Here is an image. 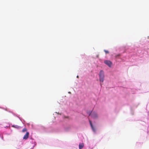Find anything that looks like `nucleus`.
I'll list each match as a JSON object with an SVG mask.
<instances>
[{
	"instance_id": "7ed1b4c3",
	"label": "nucleus",
	"mask_w": 149,
	"mask_h": 149,
	"mask_svg": "<svg viewBox=\"0 0 149 149\" xmlns=\"http://www.w3.org/2000/svg\"><path fill=\"white\" fill-rule=\"evenodd\" d=\"M91 116L92 118H96L97 117V113L94 112L92 113L91 115Z\"/></svg>"
},
{
	"instance_id": "423d86ee",
	"label": "nucleus",
	"mask_w": 149,
	"mask_h": 149,
	"mask_svg": "<svg viewBox=\"0 0 149 149\" xmlns=\"http://www.w3.org/2000/svg\"><path fill=\"white\" fill-rule=\"evenodd\" d=\"M84 146V144L83 143H80L79 144V149H82Z\"/></svg>"
},
{
	"instance_id": "9b49d317",
	"label": "nucleus",
	"mask_w": 149,
	"mask_h": 149,
	"mask_svg": "<svg viewBox=\"0 0 149 149\" xmlns=\"http://www.w3.org/2000/svg\"><path fill=\"white\" fill-rule=\"evenodd\" d=\"M91 115V113H90L89 114V115L90 116Z\"/></svg>"
},
{
	"instance_id": "39448f33",
	"label": "nucleus",
	"mask_w": 149,
	"mask_h": 149,
	"mask_svg": "<svg viewBox=\"0 0 149 149\" xmlns=\"http://www.w3.org/2000/svg\"><path fill=\"white\" fill-rule=\"evenodd\" d=\"M89 123H90V124L91 126V128H92L93 131L94 132H95V128L93 127V125L91 121V120H89Z\"/></svg>"
},
{
	"instance_id": "20e7f679",
	"label": "nucleus",
	"mask_w": 149,
	"mask_h": 149,
	"mask_svg": "<svg viewBox=\"0 0 149 149\" xmlns=\"http://www.w3.org/2000/svg\"><path fill=\"white\" fill-rule=\"evenodd\" d=\"M29 132H27L26 134L24 135L23 139H26L29 137Z\"/></svg>"
},
{
	"instance_id": "0eeeda50",
	"label": "nucleus",
	"mask_w": 149,
	"mask_h": 149,
	"mask_svg": "<svg viewBox=\"0 0 149 149\" xmlns=\"http://www.w3.org/2000/svg\"><path fill=\"white\" fill-rule=\"evenodd\" d=\"M26 131H27V129L26 128H24L22 130V132H26Z\"/></svg>"
},
{
	"instance_id": "f257e3e1",
	"label": "nucleus",
	"mask_w": 149,
	"mask_h": 149,
	"mask_svg": "<svg viewBox=\"0 0 149 149\" xmlns=\"http://www.w3.org/2000/svg\"><path fill=\"white\" fill-rule=\"evenodd\" d=\"M99 76L100 77V81L103 82L104 81V72L102 70L100 71Z\"/></svg>"
},
{
	"instance_id": "6e6552de",
	"label": "nucleus",
	"mask_w": 149,
	"mask_h": 149,
	"mask_svg": "<svg viewBox=\"0 0 149 149\" xmlns=\"http://www.w3.org/2000/svg\"><path fill=\"white\" fill-rule=\"evenodd\" d=\"M104 51L106 53V54L109 53V51H108L106 50H104Z\"/></svg>"
},
{
	"instance_id": "1a4fd4ad",
	"label": "nucleus",
	"mask_w": 149,
	"mask_h": 149,
	"mask_svg": "<svg viewBox=\"0 0 149 149\" xmlns=\"http://www.w3.org/2000/svg\"><path fill=\"white\" fill-rule=\"evenodd\" d=\"M120 56V54H119L116 55L115 56V57L116 58H117V57H119V56Z\"/></svg>"
},
{
	"instance_id": "f03ea898",
	"label": "nucleus",
	"mask_w": 149,
	"mask_h": 149,
	"mask_svg": "<svg viewBox=\"0 0 149 149\" xmlns=\"http://www.w3.org/2000/svg\"><path fill=\"white\" fill-rule=\"evenodd\" d=\"M104 63L106 65H107L109 66L110 67L112 64V62L109 61H104Z\"/></svg>"
},
{
	"instance_id": "9d476101",
	"label": "nucleus",
	"mask_w": 149,
	"mask_h": 149,
	"mask_svg": "<svg viewBox=\"0 0 149 149\" xmlns=\"http://www.w3.org/2000/svg\"><path fill=\"white\" fill-rule=\"evenodd\" d=\"M77 78H79V76H77Z\"/></svg>"
}]
</instances>
